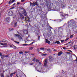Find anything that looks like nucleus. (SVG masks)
I'll return each mask as SVG.
<instances>
[{
    "label": "nucleus",
    "mask_w": 77,
    "mask_h": 77,
    "mask_svg": "<svg viewBox=\"0 0 77 77\" xmlns=\"http://www.w3.org/2000/svg\"><path fill=\"white\" fill-rule=\"evenodd\" d=\"M46 6H47V8L48 9H51V5L50 2H47L46 4Z\"/></svg>",
    "instance_id": "obj_1"
},
{
    "label": "nucleus",
    "mask_w": 77,
    "mask_h": 77,
    "mask_svg": "<svg viewBox=\"0 0 77 77\" xmlns=\"http://www.w3.org/2000/svg\"><path fill=\"white\" fill-rule=\"evenodd\" d=\"M47 63H48V59H46L45 60L44 62L45 66H47Z\"/></svg>",
    "instance_id": "obj_2"
},
{
    "label": "nucleus",
    "mask_w": 77,
    "mask_h": 77,
    "mask_svg": "<svg viewBox=\"0 0 77 77\" xmlns=\"http://www.w3.org/2000/svg\"><path fill=\"white\" fill-rule=\"evenodd\" d=\"M19 14L20 16V17L21 18V19H24L25 18V17H24V16L22 14L20 13H19Z\"/></svg>",
    "instance_id": "obj_3"
},
{
    "label": "nucleus",
    "mask_w": 77,
    "mask_h": 77,
    "mask_svg": "<svg viewBox=\"0 0 77 77\" xmlns=\"http://www.w3.org/2000/svg\"><path fill=\"white\" fill-rule=\"evenodd\" d=\"M22 14L24 15V16H27V12H26V11L25 10H23V11L22 12Z\"/></svg>",
    "instance_id": "obj_4"
},
{
    "label": "nucleus",
    "mask_w": 77,
    "mask_h": 77,
    "mask_svg": "<svg viewBox=\"0 0 77 77\" xmlns=\"http://www.w3.org/2000/svg\"><path fill=\"white\" fill-rule=\"evenodd\" d=\"M13 13L12 11H10L8 13V16H11L13 14Z\"/></svg>",
    "instance_id": "obj_5"
},
{
    "label": "nucleus",
    "mask_w": 77,
    "mask_h": 77,
    "mask_svg": "<svg viewBox=\"0 0 77 77\" xmlns=\"http://www.w3.org/2000/svg\"><path fill=\"white\" fill-rule=\"evenodd\" d=\"M6 20L7 22H9V21H10V17H7L6 19Z\"/></svg>",
    "instance_id": "obj_6"
},
{
    "label": "nucleus",
    "mask_w": 77,
    "mask_h": 77,
    "mask_svg": "<svg viewBox=\"0 0 77 77\" xmlns=\"http://www.w3.org/2000/svg\"><path fill=\"white\" fill-rule=\"evenodd\" d=\"M1 45H7V43H0Z\"/></svg>",
    "instance_id": "obj_7"
},
{
    "label": "nucleus",
    "mask_w": 77,
    "mask_h": 77,
    "mask_svg": "<svg viewBox=\"0 0 77 77\" xmlns=\"http://www.w3.org/2000/svg\"><path fill=\"white\" fill-rule=\"evenodd\" d=\"M63 53L62 51H60L58 53V56H60Z\"/></svg>",
    "instance_id": "obj_8"
},
{
    "label": "nucleus",
    "mask_w": 77,
    "mask_h": 77,
    "mask_svg": "<svg viewBox=\"0 0 77 77\" xmlns=\"http://www.w3.org/2000/svg\"><path fill=\"white\" fill-rule=\"evenodd\" d=\"M45 40L46 43H48L49 44H50V41H48L47 39H46Z\"/></svg>",
    "instance_id": "obj_9"
},
{
    "label": "nucleus",
    "mask_w": 77,
    "mask_h": 77,
    "mask_svg": "<svg viewBox=\"0 0 77 77\" xmlns=\"http://www.w3.org/2000/svg\"><path fill=\"white\" fill-rule=\"evenodd\" d=\"M23 32L24 34H27V31L26 30H24L23 31Z\"/></svg>",
    "instance_id": "obj_10"
},
{
    "label": "nucleus",
    "mask_w": 77,
    "mask_h": 77,
    "mask_svg": "<svg viewBox=\"0 0 77 77\" xmlns=\"http://www.w3.org/2000/svg\"><path fill=\"white\" fill-rule=\"evenodd\" d=\"M34 47H30L29 48V50H32L34 48Z\"/></svg>",
    "instance_id": "obj_11"
},
{
    "label": "nucleus",
    "mask_w": 77,
    "mask_h": 77,
    "mask_svg": "<svg viewBox=\"0 0 77 77\" xmlns=\"http://www.w3.org/2000/svg\"><path fill=\"white\" fill-rule=\"evenodd\" d=\"M1 77H4V75H3V73H1Z\"/></svg>",
    "instance_id": "obj_12"
},
{
    "label": "nucleus",
    "mask_w": 77,
    "mask_h": 77,
    "mask_svg": "<svg viewBox=\"0 0 77 77\" xmlns=\"http://www.w3.org/2000/svg\"><path fill=\"white\" fill-rule=\"evenodd\" d=\"M9 4H11V3H12L13 2H12V0H10L9 1Z\"/></svg>",
    "instance_id": "obj_13"
},
{
    "label": "nucleus",
    "mask_w": 77,
    "mask_h": 77,
    "mask_svg": "<svg viewBox=\"0 0 77 77\" xmlns=\"http://www.w3.org/2000/svg\"><path fill=\"white\" fill-rule=\"evenodd\" d=\"M36 62L38 63V62H39V60H38V59H37L36 60Z\"/></svg>",
    "instance_id": "obj_14"
},
{
    "label": "nucleus",
    "mask_w": 77,
    "mask_h": 77,
    "mask_svg": "<svg viewBox=\"0 0 77 77\" xmlns=\"http://www.w3.org/2000/svg\"><path fill=\"white\" fill-rule=\"evenodd\" d=\"M56 44H60V42H59V41H57L56 42H55Z\"/></svg>",
    "instance_id": "obj_15"
},
{
    "label": "nucleus",
    "mask_w": 77,
    "mask_h": 77,
    "mask_svg": "<svg viewBox=\"0 0 77 77\" xmlns=\"http://www.w3.org/2000/svg\"><path fill=\"white\" fill-rule=\"evenodd\" d=\"M15 35L16 36H17V37H18V38L20 37V36L19 35H18V34H15Z\"/></svg>",
    "instance_id": "obj_16"
},
{
    "label": "nucleus",
    "mask_w": 77,
    "mask_h": 77,
    "mask_svg": "<svg viewBox=\"0 0 77 77\" xmlns=\"http://www.w3.org/2000/svg\"><path fill=\"white\" fill-rule=\"evenodd\" d=\"M42 55V56H46V55H47V54H43Z\"/></svg>",
    "instance_id": "obj_17"
},
{
    "label": "nucleus",
    "mask_w": 77,
    "mask_h": 77,
    "mask_svg": "<svg viewBox=\"0 0 77 77\" xmlns=\"http://www.w3.org/2000/svg\"><path fill=\"white\" fill-rule=\"evenodd\" d=\"M44 50V48H40V50Z\"/></svg>",
    "instance_id": "obj_18"
},
{
    "label": "nucleus",
    "mask_w": 77,
    "mask_h": 77,
    "mask_svg": "<svg viewBox=\"0 0 77 77\" xmlns=\"http://www.w3.org/2000/svg\"><path fill=\"white\" fill-rule=\"evenodd\" d=\"M14 42H15V43H16V44H19L20 43L16 41H14Z\"/></svg>",
    "instance_id": "obj_19"
},
{
    "label": "nucleus",
    "mask_w": 77,
    "mask_h": 77,
    "mask_svg": "<svg viewBox=\"0 0 77 77\" xmlns=\"http://www.w3.org/2000/svg\"><path fill=\"white\" fill-rule=\"evenodd\" d=\"M35 60H36V58H34L32 59V61L35 62Z\"/></svg>",
    "instance_id": "obj_20"
},
{
    "label": "nucleus",
    "mask_w": 77,
    "mask_h": 77,
    "mask_svg": "<svg viewBox=\"0 0 77 77\" xmlns=\"http://www.w3.org/2000/svg\"><path fill=\"white\" fill-rule=\"evenodd\" d=\"M47 51H51V50H50V49L49 48L47 49Z\"/></svg>",
    "instance_id": "obj_21"
},
{
    "label": "nucleus",
    "mask_w": 77,
    "mask_h": 77,
    "mask_svg": "<svg viewBox=\"0 0 77 77\" xmlns=\"http://www.w3.org/2000/svg\"><path fill=\"white\" fill-rule=\"evenodd\" d=\"M63 49H64V50H66L67 48H66V47H65L63 48Z\"/></svg>",
    "instance_id": "obj_22"
},
{
    "label": "nucleus",
    "mask_w": 77,
    "mask_h": 77,
    "mask_svg": "<svg viewBox=\"0 0 77 77\" xmlns=\"http://www.w3.org/2000/svg\"><path fill=\"white\" fill-rule=\"evenodd\" d=\"M19 54H23V52L21 51L20 52H19Z\"/></svg>",
    "instance_id": "obj_23"
},
{
    "label": "nucleus",
    "mask_w": 77,
    "mask_h": 77,
    "mask_svg": "<svg viewBox=\"0 0 77 77\" xmlns=\"http://www.w3.org/2000/svg\"><path fill=\"white\" fill-rule=\"evenodd\" d=\"M18 38L20 39H22V37H21V36H20V37H19Z\"/></svg>",
    "instance_id": "obj_24"
},
{
    "label": "nucleus",
    "mask_w": 77,
    "mask_h": 77,
    "mask_svg": "<svg viewBox=\"0 0 77 77\" xmlns=\"http://www.w3.org/2000/svg\"><path fill=\"white\" fill-rule=\"evenodd\" d=\"M2 57H1V58L2 59H3V58L5 56V55H2L1 56Z\"/></svg>",
    "instance_id": "obj_25"
},
{
    "label": "nucleus",
    "mask_w": 77,
    "mask_h": 77,
    "mask_svg": "<svg viewBox=\"0 0 77 77\" xmlns=\"http://www.w3.org/2000/svg\"><path fill=\"white\" fill-rule=\"evenodd\" d=\"M16 15H15V14H14V15H13V17L14 18H15L16 17Z\"/></svg>",
    "instance_id": "obj_26"
},
{
    "label": "nucleus",
    "mask_w": 77,
    "mask_h": 77,
    "mask_svg": "<svg viewBox=\"0 0 77 77\" xmlns=\"http://www.w3.org/2000/svg\"><path fill=\"white\" fill-rule=\"evenodd\" d=\"M35 5H36L37 6H38V3H37V2H35Z\"/></svg>",
    "instance_id": "obj_27"
},
{
    "label": "nucleus",
    "mask_w": 77,
    "mask_h": 77,
    "mask_svg": "<svg viewBox=\"0 0 77 77\" xmlns=\"http://www.w3.org/2000/svg\"><path fill=\"white\" fill-rule=\"evenodd\" d=\"M73 36H74V35H71L70 37V38H72Z\"/></svg>",
    "instance_id": "obj_28"
},
{
    "label": "nucleus",
    "mask_w": 77,
    "mask_h": 77,
    "mask_svg": "<svg viewBox=\"0 0 77 77\" xmlns=\"http://www.w3.org/2000/svg\"><path fill=\"white\" fill-rule=\"evenodd\" d=\"M69 38H67L66 39L65 41H68V39H69Z\"/></svg>",
    "instance_id": "obj_29"
},
{
    "label": "nucleus",
    "mask_w": 77,
    "mask_h": 77,
    "mask_svg": "<svg viewBox=\"0 0 77 77\" xmlns=\"http://www.w3.org/2000/svg\"><path fill=\"white\" fill-rule=\"evenodd\" d=\"M14 7H12V8H10V10H11V9H14Z\"/></svg>",
    "instance_id": "obj_30"
},
{
    "label": "nucleus",
    "mask_w": 77,
    "mask_h": 77,
    "mask_svg": "<svg viewBox=\"0 0 77 77\" xmlns=\"http://www.w3.org/2000/svg\"><path fill=\"white\" fill-rule=\"evenodd\" d=\"M18 75H18V77H21V75H20V73H19Z\"/></svg>",
    "instance_id": "obj_31"
},
{
    "label": "nucleus",
    "mask_w": 77,
    "mask_h": 77,
    "mask_svg": "<svg viewBox=\"0 0 77 77\" xmlns=\"http://www.w3.org/2000/svg\"><path fill=\"white\" fill-rule=\"evenodd\" d=\"M61 41V42L62 43H63V42H64V41H65V40H62Z\"/></svg>",
    "instance_id": "obj_32"
},
{
    "label": "nucleus",
    "mask_w": 77,
    "mask_h": 77,
    "mask_svg": "<svg viewBox=\"0 0 77 77\" xmlns=\"http://www.w3.org/2000/svg\"><path fill=\"white\" fill-rule=\"evenodd\" d=\"M17 22H16L14 24V26H17Z\"/></svg>",
    "instance_id": "obj_33"
},
{
    "label": "nucleus",
    "mask_w": 77,
    "mask_h": 77,
    "mask_svg": "<svg viewBox=\"0 0 77 77\" xmlns=\"http://www.w3.org/2000/svg\"><path fill=\"white\" fill-rule=\"evenodd\" d=\"M4 39H3V40L1 41L2 42H5V41H3Z\"/></svg>",
    "instance_id": "obj_34"
},
{
    "label": "nucleus",
    "mask_w": 77,
    "mask_h": 77,
    "mask_svg": "<svg viewBox=\"0 0 77 77\" xmlns=\"http://www.w3.org/2000/svg\"><path fill=\"white\" fill-rule=\"evenodd\" d=\"M32 5L33 6H35V3L34 2L32 4Z\"/></svg>",
    "instance_id": "obj_35"
},
{
    "label": "nucleus",
    "mask_w": 77,
    "mask_h": 77,
    "mask_svg": "<svg viewBox=\"0 0 77 77\" xmlns=\"http://www.w3.org/2000/svg\"><path fill=\"white\" fill-rule=\"evenodd\" d=\"M52 57H51V56H50L49 59H51Z\"/></svg>",
    "instance_id": "obj_36"
},
{
    "label": "nucleus",
    "mask_w": 77,
    "mask_h": 77,
    "mask_svg": "<svg viewBox=\"0 0 77 77\" xmlns=\"http://www.w3.org/2000/svg\"><path fill=\"white\" fill-rule=\"evenodd\" d=\"M33 43H34V42H32L31 44H29V45H32L33 44Z\"/></svg>",
    "instance_id": "obj_37"
},
{
    "label": "nucleus",
    "mask_w": 77,
    "mask_h": 77,
    "mask_svg": "<svg viewBox=\"0 0 77 77\" xmlns=\"http://www.w3.org/2000/svg\"><path fill=\"white\" fill-rule=\"evenodd\" d=\"M20 2H17V5H20Z\"/></svg>",
    "instance_id": "obj_38"
},
{
    "label": "nucleus",
    "mask_w": 77,
    "mask_h": 77,
    "mask_svg": "<svg viewBox=\"0 0 77 77\" xmlns=\"http://www.w3.org/2000/svg\"><path fill=\"white\" fill-rule=\"evenodd\" d=\"M2 55V53L1 52H0V56H1Z\"/></svg>",
    "instance_id": "obj_39"
},
{
    "label": "nucleus",
    "mask_w": 77,
    "mask_h": 77,
    "mask_svg": "<svg viewBox=\"0 0 77 77\" xmlns=\"http://www.w3.org/2000/svg\"><path fill=\"white\" fill-rule=\"evenodd\" d=\"M12 75H13V74L12 73L10 74V76L11 77H12Z\"/></svg>",
    "instance_id": "obj_40"
},
{
    "label": "nucleus",
    "mask_w": 77,
    "mask_h": 77,
    "mask_svg": "<svg viewBox=\"0 0 77 77\" xmlns=\"http://www.w3.org/2000/svg\"><path fill=\"white\" fill-rule=\"evenodd\" d=\"M11 29V30H10V31H11V30H14V29L13 28H11V29Z\"/></svg>",
    "instance_id": "obj_41"
},
{
    "label": "nucleus",
    "mask_w": 77,
    "mask_h": 77,
    "mask_svg": "<svg viewBox=\"0 0 77 77\" xmlns=\"http://www.w3.org/2000/svg\"><path fill=\"white\" fill-rule=\"evenodd\" d=\"M23 45H27V44H25Z\"/></svg>",
    "instance_id": "obj_42"
},
{
    "label": "nucleus",
    "mask_w": 77,
    "mask_h": 77,
    "mask_svg": "<svg viewBox=\"0 0 77 77\" xmlns=\"http://www.w3.org/2000/svg\"><path fill=\"white\" fill-rule=\"evenodd\" d=\"M49 29H53V28L51 27V26H49Z\"/></svg>",
    "instance_id": "obj_43"
},
{
    "label": "nucleus",
    "mask_w": 77,
    "mask_h": 77,
    "mask_svg": "<svg viewBox=\"0 0 77 77\" xmlns=\"http://www.w3.org/2000/svg\"><path fill=\"white\" fill-rule=\"evenodd\" d=\"M24 0H21V2H24Z\"/></svg>",
    "instance_id": "obj_44"
},
{
    "label": "nucleus",
    "mask_w": 77,
    "mask_h": 77,
    "mask_svg": "<svg viewBox=\"0 0 77 77\" xmlns=\"http://www.w3.org/2000/svg\"><path fill=\"white\" fill-rule=\"evenodd\" d=\"M40 36H38V40H39V39L40 38Z\"/></svg>",
    "instance_id": "obj_45"
},
{
    "label": "nucleus",
    "mask_w": 77,
    "mask_h": 77,
    "mask_svg": "<svg viewBox=\"0 0 77 77\" xmlns=\"http://www.w3.org/2000/svg\"><path fill=\"white\" fill-rule=\"evenodd\" d=\"M12 0V2H13V3H14V2H15V0Z\"/></svg>",
    "instance_id": "obj_46"
},
{
    "label": "nucleus",
    "mask_w": 77,
    "mask_h": 77,
    "mask_svg": "<svg viewBox=\"0 0 77 77\" xmlns=\"http://www.w3.org/2000/svg\"><path fill=\"white\" fill-rule=\"evenodd\" d=\"M16 5V4L15 3H14V4L13 5V6H15Z\"/></svg>",
    "instance_id": "obj_47"
},
{
    "label": "nucleus",
    "mask_w": 77,
    "mask_h": 77,
    "mask_svg": "<svg viewBox=\"0 0 77 77\" xmlns=\"http://www.w3.org/2000/svg\"><path fill=\"white\" fill-rule=\"evenodd\" d=\"M19 10H21L22 9V8H20L19 9Z\"/></svg>",
    "instance_id": "obj_48"
},
{
    "label": "nucleus",
    "mask_w": 77,
    "mask_h": 77,
    "mask_svg": "<svg viewBox=\"0 0 77 77\" xmlns=\"http://www.w3.org/2000/svg\"><path fill=\"white\" fill-rule=\"evenodd\" d=\"M10 47H13V48H14V47H13V46H12V45H10Z\"/></svg>",
    "instance_id": "obj_49"
},
{
    "label": "nucleus",
    "mask_w": 77,
    "mask_h": 77,
    "mask_svg": "<svg viewBox=\"0 0 77 77\" xmlns=\"http://www.w3.org/2000/svg\"><path fill=\"white\" fill-rule=\"evenodd\" d=\"M68 45V43L64 44V45Z\"/></svg>",
    "instance_id": "obj_50"
},
{
    "label": "nucleus",
    "mask_w": 77,
    "mask_h": 77,
    "mask_svg": "<svg viewBox=\"0 0 77 77\" xmlns=\"http://www.w3.org/2000/svg\"><path fill=\"white\" fill-rule=\"evenodd\" d=\"M11 40H12L13 41H14V38H11Z\"/></svg>",
    "instance_id": "obj_51"
},
{
    "label": "nucleus",
    "mask_w": 77,
    "mask_h": 77,
    "mask_svg": "<svg viewBox=\"0 0 77 77\" xmlns=\"http://www.w3.org/2000/svg\"><path fill=\"white\" fill-rule=\"evenodd\" d=\"M68 51H70V52H72V51L70 50H68Z\"/></svg>",
    "instance_id": "obj_52"
},
{
    "label": "nucleus",
    "mask_w": 77,
    "mask_h": 77,
    "mask_svg": "<svg viewBox=\"0 0 77 77\" xmlns=\"http://www.w3.org/2000/svg\"><path fill=\"white\" fill-rule=\"evenodd\" d=\"M30 65H33V63H30Z\"/></svg>",
    "instance_id": "obj_53"
},
{
    "label": "nucleus",
    "mask_w": 77,
    "mask_h": 77,
    "mask_svg": "<svg viewBox=\"0 0 77 77\" xmlns=\"http://www.w3.org/2000/svg\"><path fill=\"white\" fill-rule=\"evenodd\" d=\"M62 14V15H63V12L60 13V14Z\"/></svg>",
    "instance_id": "obj_54"
},
{
    "label": "nucleus",
    "mask_w": 77,
    "mask_h": 77,
    "mask_svg": "<svg viewBox=\"0 0 77 77\" xmlns=\"http://www.w3.org/2000/svg\"><path fill=\"white\" fill-rule=\"evenodd\" d=\"M69 44H71V42H68Z\"/></svg>",
    "instance_id": "obj_55"
},
{
    "label": "nucleus",
    "mask_w": 77,
    "mask_h": 77,
    "mask_svg": "<svg viewBox=\"0 0 77 77\" xmlns=\"http://www.w3.org/2000/svg\"><path fill=\"white\" fill-rule=\"evenodd\" d=\"M26 53H28V52H27V51H26V52H25Z\"/></svg>",
    "instance_id": "obj_56"
},
{
    "label": "nucleus",
    "mask_w": 77,
    "mask_h": 77,
    "mask_svg": "<svg viewBox=\"0 0 77 77\" xmlns=\"http://www.w3.org/2000/svg\"><path fill=\"white\" fill-rule=\"evenodd\" d=\"M39 64L40 65H41V62H39Z\"/></svg>",
    "instance_id": "obj_57"
},
{
    "label": "nucleus",
    "mask_w": 77,
    "mask_h": 77,
    "mask_svg": "<svg viewBox=\"0 0 77 77\" xmlns=\"http://www.w3.org/2000/svg\"><path fill=\"white\" fill-rule=\"evenodd\" d=\"M12 74H15V72H14V73H12Z\"/></svg>",
    "instance_id": "obj_58"
},
{
    "label": "nucleus",
    "mask_w": 77,
    "mask_h": 77,
    "mask_svg": "<svg viewBox=\"0 0 77 77\" xmlns=\"http://www.w3.org/2000/svg\"><path fill=\"white\" fill-rule=\"evenodd\" d=\"M60 28H62V27H59L58 29H60Z\"/></svg>",
    "instance_id": "obj_59"
},
{
    "label": "nucleus",
    "mask_w": 77,
    "mask_h": 77,
    "mask_svg": "<svg viewBox=\"0 0 77 77\" xmlns=\"http://www.w3.org/2000/svg\"><path fill=\"white\" fill-rule=\"evenodd\" d=\"M30 5H32V3L31 2L30 3Z\"/></svg>",
    "instance_id": "obj_60"
},
{
    "label": "nucleus",
    "mask_w": 77,
    "mask_h": 77,
    "mask_svg": "<svg viewBox=\"0 0 77 77\" xmlns=\"http://www.w3.org/2000/svg\"><path fill=\"white\" fill-rule=\"evenodd\" d=\"M14 47L15 48H14V49L15 48V46H14Z\"/></svg>",
    "instance_id": "obj_61"
},
{
    "label": "nucleus",
    "mask_w": 77,
    "mask_h": 77,
    "mask_svg": "<svg viewBox=\"0 0 77 77\" xmlns=\"http://www.w3.org/2000/svg\"><path fill=\"white\" fill-rule=\"evenodd\" d=\"M25 20H26V17H25Z\"/></svg>",
    "instance_id": "obj_62"
},
{
    "label": "nucleus",
    "mask_w": 77,
    "mask_h": 77,
    "mask_svg": "<svg viewBox=\"0 0 77 77\" xmlns=\"http://www.w3.org/2000/svg\"><path fill=\"white\" fill-rule=\"evenodd\" d=\"M66 47H68V46H67Z\"/></svg>",
    "instance_id": "obj_63"
},
{
    "label": "nucleus",
    "mask_w": 77,
    "mask_h": 77,
    "mask_svg": "<svg viewBox=\"0 0 77 77\" xmlns=\"http://www.w3.org/2000/svg\"><path fill=\"white\" fill-rule=\"evenodd\" d=\"M1 72V70H0V73Z\"/></svg>",
    "instance_id": "obj_64"
}]
</instances>
